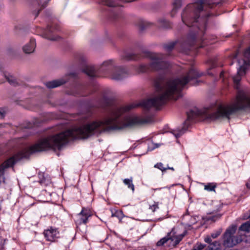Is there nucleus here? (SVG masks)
<instances>
[{"label":"nucleus","instance_id":"0eeeda50","mask_svg":"<svg viewBox=\"0 0 250 250\" xmlns=\"http://www.w3.org/2000/svg\"><path fill=\"white\" fill-rule=\"evenodd\" d=\"M204 112L199 109L195 108L191 110L187 113L188 118L185 122L184 126L181 129H177L173 130L171 133L176 137L178 138L182 135L187 130L189 125V122L191 121L195 120L197 118L202 116Z\"/></svg>","mask_w":250,"mask_h":250},{"label":"nucleus","instance_id":"2eb2a0df","mask_svg":"<svg viewBox=\"0 0 250 250\" xmlns=\"http://www.w3.org/2000/svg\"><path fill=\"white\" fill-rule=\"evenodd\" d=\"M66 82V80H64L63 79H61L59 80H54L52 81L47 82L45 83V85L46 87L49 88H53L57 87H58L64 83H65Z\"/></svg>","mask_w":250,"mask_h":250},{"label":"nucleus","instance_id":"ea45409f","mask_svg":"<svg viewBox=\"0 0 250 250\" xmlns=\"http://www.w3.org/2000/svg\"><path fill=\"white\" fill-rule=\"evenodd\" d=\"M238 63H240V61H238Z\"/></svg>","mask_w":250,"mask_h":250},{"label":"nucleus","instance_id":"dca6fc26","mask_svg":"<svg viewBox=\"0 0 250 250\" xmlns=\"http://www.w3.org/2000/svg\"><path fill=\"white\" fill-rule=\"evenodd\" d=\"M123 183L128 188L131 190L132 192H134L135 186L133 183V178H125L123 180Z\"/></svg>","mask_w":250,"mask_h":250},{"label":"nucleus","instance_id":"9d476101","mask_svg":"<svg viewBox=\"0 0 250 250\" xmlns=\"http://www.w3.org/2000/svg\"><path fill=\"white\" fill-rule=\"evenodd\" d=\"M91 216V214L88 210L85 208H83L82 211L78 213L75 218V223L78 225H81L83 224H85L88 221V218Z\"/></svg>","mask_w":250,"mask_h":250},{"label":"nucleus","instance_id":"5701e85b","mask_svg":"<svg viewBox=\"0 0 250 250\" xmlns=\"http://www.w3.org/2000/svg\"><path fill=\"white\" fill-rule=\"evenodd\" d=\"M160 25L165 28H168L171 27L170 22L166 20H162L160 21Z\"/></svg>","mask_w":250,"mask_h":250},{"label":"nucleus","instance_id":"f704fd0d","mask_svg":"<svg viewBox=\"0 0 250 250\" xmlns=\"http://www.w3.org/2000/svg\"><path fill=\"white\" fill-rule=\"evenodd\" d=\"M137 250H146V249L143 247L139 248Z\"/></svg>","mask_w":250,"mask_h":250},{"label":"nucleus","instance_id":"412c9836","mask_svg":"<svg viewBox=\"0 0 250 250\" xmlns=\"http://www.w3.org/2000/svg\"><path fill=\"white\" fill-rule=\"evenodd\" d=\"M175 44V43L174 42H170L168 44H165L164 46V47L166 51L169 52L173 49Z\"/></svg>","mask_w":250,"mask_h":250},{"label":"nucleus","instance_id":"ddd939ff","mask_svg":"<svg viewBox=\"0 0 250 250\" xmlns=\"http://www.w3.org/2000/svg\"><path fill=\"white\" fill-rule=\"evenodd\" d=\"M205 242L209 244L208 249L206 250H220V243L218 241H214L211 243L212 240L211 237L207 236L204 239Z\"/></svg>","mask_w":250,"mask_h":250},{"label":"nucleus","instance_id":"9b49d317","mask_svg":"<svg viewBox=\"0 0 250 250\" xmlns=\"http://www.w3.org/2000/svg\"><path fill=\"white\" fill-rule=\"evenodd\" d=\"M58 29L57 28H53L51 26H48L47 28L43 31L42 36L51 41H58L60 37L59 36H55L53 35H52L53 33L55 32V30H58Z\"/></svg>","mask_w":250,"mask_h":250},{"label":"nucleus","instance_id":"e433bc0d","mask_svg":"<svg viewBox=\"0 0 250 250\" xmlns=\"http://www.w3.org/2000/svg\"><path fill=\"white\" fill-rule=\"evenodd\" d=\"M224 75V72H221V73H220V77H222Z\"/></svg>","mask_w":250,"mask_h":250},{"label":"nucleus","instance_id":"c756f323","mask_svg":"<svg viewBox=\"0 0 250 250\" xmlns=\"http://www.w3.org/2000/svg\"><path fill=\"white\" fill-rule=\"evenodd\" d=\"M5 114V110L4 108H0V117L3 118Z\"/></svg>","mask_w":250,"mask_h":250},{"label":"nucleus","instance_id":"72a5a7b5","mask_svg":"<svg viewBox=\"0 0 250 250\" xmlns=\"http://www.w3.org/2000/svg\"><path fill=\"white\" fill-rule=\"evenodd\" d=\"M246 186L248 188H250V180L247 183Z\"/></svg>","mask_w":250,"mask_h":250},{"label":"nucleus","instance_id":"f03ea898","mask_svg":"<svg viewBox=\"0 0 250 250\" xmlns=\"http://www.w3.org/2000/svg\"><path fill=\"white\" fill-rule=\"evenodd\" d=\"M244 56L248 60H243V64L238 69L237 74L232 77L234 87L237 90L236 97L229 103L219 105L216 111L206 115L208 118L211 120L220 118L229 119L230 116L238 111L250 109V95L246 90L240 89L239 85L242 77L245 75L246 70L250 65V46L245 50Z\"/></svg>","mask_w":250,"mask_h":250},{"label":"nucleus","instance_id":"4468645a","mask_svg":"<svg viewBox=\"0 0 250 250\" xmlns=\"http://www.w3.org/2000/svg\"><path fill=\"white\" fill-rule=\"evenodd\" d=\"M36 46L35 40L31 39L29 43L23 46L22 49L25 53L30 54L34 51Z\"/></svg>","mask_w":250,"mask_h":250},{"label":"nucleus","instance_id":"b1692460","mask_svg":"<svg viewBox=\"0 0 250 250\" xmlns=\"http://www.w3.org/2000/svg\"><path fill=\"white\" fill-rule=\"evenodd\" d=\"M205 246L201 243H197L193 247V250H202Z\"/></svg>","mask_w":250,"mask_h":250},{"label":"nucleus","instance_id":"c85d7f7f","mask_svg":"<svg viewBox=\"0 0 250 250\" xmlns=\"http://www.w3.org/2000/svg\"><path fill=\"white\" fill-rule=\"evenodd\" d=\"M123 58L126 59V60H132V59H135L133 55H131V54H129V55H127L125 56H124Z\"/></svg>","mask_w":250,"mask_h":250},{"label":"nucleus","instance_id":"7ed1b4c3","mask_svg":"<svg viewBox=\"0 0 250 250\" xmlns=\"http://www.w3.org/2000/svg\"><path fill=\"white\" fill-rule=\"evenodd\" d=\"M204 0H200L193 4H188L182 14L183 22L188 26L193 27V30L188 34L184 45L191 46L197 41L204 42L203 35L204 34L206 18H200L199 14L203 11Z\"/></svg>","mask_w":250,"mask_h":250},{"label":"nucleus","instance_id":"2f4dec72","mask_svg":"<svg viewBox=\"0 0 250 250\" xmlns=\"http://www.w3.org/2000/svg\"><path fill=\"white\" fill-rule=\"evenodd\" d=\"M36 2L39 5H40L42 4V1L40 0H36V1L34 3L35 4Z\"/></svg>","mask_w":250,"mask_h":250},{"label":"nucleus","instance_id":"a878e982","mask_svg":"<svg viewBox=\"0 0 250 250\" xmlns=\"http://www.w3.org/2000/svg\"><path fill=\"white\" fill-rule=\"evenodd\" d=\"M123 215V212L121 210L116 211L114 213L112 212V217H117L120 218Z\"/></svg>","mask_w":250,"mask_h":250},{"label":"nucleus","instance_id":"cd10ccee","mask_svg":"<svg viewBox=\"0 0 250 250\" xmlns=\"http://www.w3.org/2000/svg\"><path fill=\"white\" fill-rule=\"evenodd\" d=\"M221 232L220 230H217L214 232H213L211 234V237L213 239L216 238L220 235Z\"/></svg>","mask_w":250,"mask_h":250},{"label":"nucleus","instance_id":"bb28decb","mask_svg":"<svg viewBox=\"0 0 250 250\" xmlns=\"http://www.w3.org/2000/svg\"><path fill=\"white\" fill-rule=\"evenodd\" d=\"M159 208L158 203H155L153 205L150 206L149 208L154 212L157 209Z\"/></svg>","mask_w":250,"mask_h":250},{"label":"nucleus","instance_id":"39448f33","mask_svg":"<svg viewBox=\"0 0 250 250\" xmlns=\"http://www.w3.org/2000/svg\"><path fill=\"white\" fill-rule=\"evenodd\" d=\"M146 56L150 59L151 62L149 64H142L138 68L140 73L146 72L151 70L165 69L169 66V64L163 60V55L161 54L147 52Z\"/></svg>","mask_w":250,"mask_h":250},{"label":"nucleus","instance_id":"c9c22d12","mask_svg":"<svg viewBox=\"0 0 250 250\" xmlns=\"http://www.w3.org/2000/svg\"><path fill=\"white\" fill-rule=\"evenodd\" d=\"M165 168H167V169H171L172 170H174V168L172 167H166Z\"/></svg>","mask_w":250,"mask_h":250},{"label":"nucleus","instance_id":"393cba45","mask_svg":"<svg viewBox=\"0 0 250 250\" xmlns=\"http://www.w3.org/2000/svg\"><path fill=\"white\" fill-rule=\"evenodd\" d=\"M154 167L159 169L162 171H165L167 169V168H165V167H163V164L161 163H158L156 164L155 165Z\"/></svg>","mask_w":250,"mask_h":250},{"label":"nucleus","instance_id":"6e6552de","mask_svg":"<svg viewBox=\"0 0 250 250\" xmlns=\"http://www.w3.org/2000/svg\"><path fill=\"white\" fill-rule=\"evenodd\" d=\"M236 230V226L232 225L226 230L223 236V245L226 247H232L240 243L242 239L241 237L234 236Z\"/></svg>","mask_w":250,"mask_h":250},{"label":"nucleus","instance_id":"a211bd4d","mask_svg":"<svg viewBox=\"0 0 250 250\" xmlns=\"http://www.w3.org/2000/svg\"><path fill=\"white\" fill-rule=\"evenodd\" d=\"M239 230L249 232L250 231V220L241 225Z\"/></svg>","mask_w":250,"mask_h":250},{"label":"nucleus","instance_id":"f8f14e48","mask_svg":"<svg viewBox=\"0 0 250 250\" xmlns=\"http://www.w3.org/2000/svg\"><path fill=\"white\" fill-rule=\"evenodd\" d=\"M222 208V206L219 204V208L215 211H212L211 213H209L207 216H205L203 217V219L205 222H215L219 218H220L221 215L217 213L218 211L220 210V209Z\"/></svg>","mask_w":250,"mask_h":250},{"label":"nucleus","instance_id":"aec40b11","mask_svg":"<svg viewBox=\"0 0 250 250\" xmlns=\"http://www.w3.org/2000/svg\"><path fill=\"white\" fill-rule=\"evenodd\" d=\"M181 6V0H175L173 3V8L172 12H176L178 8Z\"/></svg>","mask_w":250,"mask_h":250},{"label":"nucleus","instance_id":"1a4fd4ad","mask_svg":"<svg viewBox=\"0 0 250 250\" xmlns=\"http://www.w3.org/2000/svg\"><path fill=\"white\" fill-rule=\"evenodd\" d=\"M43 235L47 241L53 242L59 237L60 233L57 229L51 227L44 230Z\"/></svg>","mask_w":250,"mask_h":250},{"label":"nucleus","instance_id":"6ab92c4d","mask_svg":"<svg viewBox=\"0 0 250 250\" xmlns=\"http://www.w3.org/2000/svg\"><path fill=\"white\" fill-rule=\"evenodd\" d=\"M4 77H5V78L6 79V80H7V81L9 82V83L10 84L13 85L14 86L16 85V84H17L16 81L12 76H11V75H10L9 74H4Z\"/></svg>","mask_w":250,"mask_h":250},{"label":"nucleus","instance_id":"423d86ee","mask_svg":"<svg viewBox=\"0 0 250 250\" xmlns=\"http://www.w3.org/2000/svg\"><path fill=\"white\" fill-rule=\"evenodd\" d=\"M187 233V230L179 234L177 230L173 229L168 233L166 236L160 239L157 243L158 246H162L165 245L166 246L173 248L176 246L183 238Z\"/></svg>","mask_w":250,"mask_h":250},{"label":"nucleus","instance_id":"7c9ffc66","mask_svg":"<svg viewBox=\"0 0 250 250\" xmlns=\"http://www.w3.org/2000/svg\"><path fill=\"white\" fill-rule=\"evenodd\" d=\"M161 146L160 144H153V148H158Z\"/></svg>","mask_w":250,"mask_h":250},{"label":"nucleus","instance_id":"f3484780","mask_svg":"<svg viewBox=\"0 0 250 250\" xmlns=\"http://www.w3.org/2000/svg\"><path fill=\"white\" fill-rule=\"evenodd\" d=\"M102 4L110 7H114L117 6H121V5L114 0H103Z\"/></svg>","mask_w":250,"mask_h":250},{"label":"nucleus","instance_id":"20e7f679","mask_svg":"<svg viewBox=\"0 0 250 250\" xmlns=\"http://www.w3.org/2000/svg\"><path fill=\"white\" fill-rule=\"evenodd\" d=\"M83 71L90 77L100 76L101 73L110 74L111 78L117 81L126 77L128 74L125 68L115 67L114 62L111 60L104 62L98 70L92 66L87 65Z\"/></svg>","mask_w":250,"mask_h":250},{"label":"nucleus","instance_id":"f257e3e1","mask_svg":"<svg viewBox=\"0 0 250 250\" xmlns=\"http://www.w3.org/2000/svg\"><path fill=\"white\" fill-rule=\"evenodd\" d=\"M193 80H195V68L192 67L186 73L177 78L168 79L165 83L156 81V91L153 97L142 101L139 104H130L121 107L112 105L109 107L107 113L101 119L88 121L80 125L39 140L36 144L19 152L1 165L0 184L4 182L5 168L13 166L22 159L28 158L33 153L49 148L60 149L71 140L86 139L93 136H98L104 132L120 130L146 123V121L136 116H128L121 118L120 116L123 113L140 105L146 109L152 107L158 108L168 100H176L181 96V91L184 86Z\"/></svg>","mask_w":250,"mask_h":250},{"label":"nucleus","instance_id":"473e14b6","mask_svg":"<svg viewBox=\"0 0 250 250\" xmlns=\"http://www.w3.org/2000/svg\"><path fill=\"white\" fill-rule=\"evenodd\" d=\"M121 1L125 2H129L134 1V0H120Z\"/></svg>","mask_w":250,"mask_h":250},{"label":"nucleus","instance_id":"58836bf2","mask_svg":"<svg viewBox=\"0 0 250 250\" xmlns=\"http://www.w3.org/2000/svg\"><path fill=\"white\" fill-rule=\"evenodd\" d=\"M203 47V45H201V46H200V47Z\"/></svg>","mask_w":250,"mask_h":250},{"label":"nucleus","instance_id":"4c0bfd02","mask_svg":"<svg viewBox=\"0 0 250 250\" xmlns=\"http://www.w3.org/2000/svg\"><path fill=\"white\" fill-rule=\"evenodd\" d=\"M39 11H40V10H39V11H38V13H37V14H36V16H35L36 17H37V16H38V15L39 14Z\"/></svg>","mask_w":250,"mask_h":250},{"label":"nucleus","instance_id":"4be33fe9","mask_svg":"<svg viewBox=\"0 0 250 250\" xmlns=\"http://www.w3.org/2000/svg\"><path fill=\"white\" fill-rule=\"evenodd\" d=\"M216 186L212 183H209L204 187V189L207 191H214Z\"/></svg>","mask_w":250,"mask_h":250}]
</instances>
